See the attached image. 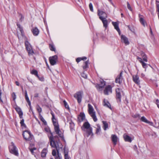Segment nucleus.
<instances>
[{
	"label": "nucleus",
	"mask_w": 159,
	"mask_h": 159,
	"mask_svg": "<svg viewBox=\"0 0 159 159\" xmlns=\"http://www.w3.org/2000/svg\"><path fill=\"white\" fill-rule=\"evenodd\" d=\"M50 132L51 135L49 137L50 145L52 147L56 148L57 155L59 159H62V157H60L59 153V150L60 148H62V145L59 142L58 137L57 135L53 136L52 133L50 131Z\"/></svg>",
	"instance_id": "1"
},
{
	"label": "nucleus",
	"mask_w": 159,
	"mask_h": 159,
	"mask_svg": "<svg viewBox=\"0 0 159 159\" xmlns=\"http://www.w3.org/2000/svg\"><path fill=\"white\" fill-rule=\"evenodd\" d=\"M81 128L82 130L86 132V134H85V136L88 137L90 135H93L92 128L90 127V125L88 122H84Z\"/></svg>",
	"instance_id": "2"
},
{
	"label": "nucleus",
	"mask_w": 159,
	"mask_h": 159,
	"mask_svg": "<svg viewBox=\"0 0 159 159\" xmlns=\"http://www.w3.org/2000/svg\"><path fill=\"white\" fill-rule=\"evenodd\" d=\"M51 114L52 116V119L54 126L55 131L56 134H58L60 137L62 139H64L63 134L62 133L59 129L58 123L54 120V119L55 120L54 115L53 113L52 112L51 113Z\"/></svg>",
	"instance_id": "3"
},
{
	"label": "nucleus",
	"mask_w": 159,
	"mask_h": 159,
	"mask_svg": "<svg viewBox=\"0 0 159 159\" xmlns=\"http://www.w3.org/2000/svg\"><path fill=\"white\" fill-rule=\"evenodd\" d=\"M88 112L89 114L93 119L94 122L97 121L98 119L96 115V113L94 111V109L92 105L89 104H88Z\"/></svg>",
	"instance_id": "4"
},
{
	"label": "nucleus",
	"mask_w": 159,
	"mask_h": 159,
	"mask_svg": "<svg viewBox=\"0 0 159 159\" xmlns=\"http://www.w3.org/2000/svg\"><path fill=\"white\" fill-rule=\"evenodd\" d=\"M25 46L27 51L28 52V55L30 56H33L34 54V52L29 43L27 41L25 42Z\"/></svg>",
	"instance_id": "5"
},
{
	"label": "nucleus",
	"mask_w": 159,
	"mask_h": 159,
	"mask_svg": "<svg viewBox=\"0 0 159 159\" xmlns=\"http://www.w3.org/2000/svg\"><path fill=\"white\" fill-rule=\"evenodd\" d=\"M9 150L10 152L16 156H18L19 153L16 147L14 145V143H11V145L9 147Z\"/></svg>",
	"instance_id": "6"
},
{
	"label": "nucleus",
	"mask_w": 159,
	"mask_h": 159,
	"mask_svg": "<svg viewBox=\"0 0 159 159\" xmlns=\"http://www.w3.org/2000/svg\"><path fill=\"white\" fill-rule=\"evenodd\" d=\"M23 135L24 139L27 141L31 140L33 137L30 132L27 130H25L23 132Z\"/></svg>",
	"instance_id": "7"
},
{
	"label": "nucleus",
	"mask_w": 159,
	"mask_h": 159,
	"mask_svg": "<svg viewBox=\"0 0 159 159\" xmlns=\"http://www.w3.org/2000/svg\"><path fill=\"white\" fill-rule=\"evenodd\" d=\"M116 98L120 102L121 101V98L122 96H124V93L122 89L117 88L116 89Z\"/></svg>",
	"instance_id": "8"
},
{
	"label": "nucleus",
	"mask_w": 159,
	"mask_h": 159,
	"mask_svg": "<svg viewBox=\"0 0 159 159\" xmlns=\"http://www.w3.org/2000/svg\"><path fill=\"white\" fill-rule=\"evenodd\" d=\"M82 94L83 92L79 91L77 92L74 96V98L77 99L78 102L79 103H80L81 102Z\"/></svg>",
	"instance_id": "9"
},
{
	"label": "nucleus",
	"mask_w": 159,
	"mask_h": 159,
	"mask_svg": "<svg viewBox=\"0 0 159 159\" xmlns=\"http://www.w3.org/2000/svg\"><path fill=\"white\" fill-rule=\"evenodd\" d=\"M57 59V55H54L49 58V60L51 64L52 65H54L56 63V60Z\"/></svg>",
	"instance_id": "10"
},
{
	"label": "nucleus",
	"mask_w": 159,
	"mask_h": 159,
	"mask_svg": "<svg viewBox=\"0 0 159 159\" xmlns=\"http://www.w3.org/2000/svg\"><path fill=\"white\" fill-rule=\"evenodd\" d=\"M98 15L99 16L100 19H106L107 17V16L106 13L104 12L98 10Z\"/></svg>",
	"instance_id": "11"
},
{
	"label": "nucleus",
	"mask_w": 159,
	"mask_h": 159,
	"mask_svg": "<svg viewBox=\"0 0 159 159\" xmlns=\"http://www.w3.org/2000/svg\"><path fill=\"white\" fill-rule=\"evenodd\" d=\"M112 93V87L110 85L107 86L104 90V93L105 95H108L110 93Z\"/></svg>",
	"instance_id": "12"
},
{
	"label": "nucleus",
	"mask_w": 159,
	"mask_h": 159,
	"mask_svg": "<svg viewBox=\"0 0 159 159\" xmlns=\"http://www.w3.org/2000/svg\"><path fill=\"white\" fill-rule=\"evenodd\" d=\"M122 71L121 72L120 74L117 76L116 79V82L120 84L122 82L123 77Z\"/></svg>",
	"instance_id": "13"
},
{
	"label": "nucleus",
	"mask_w": 159,
	"mask_h": 159,
	"mask_svg": "<svg viewBox=\"0 0 159 159\" xmlns=\"http://www.w3.org/2000/svg\"><path fill=\"white\" fill-rule=\"evenodd\" d=\"M15 108L16 112L18 113L20 118L21 119L23 117V113L21 108L17 106H16Z\"/></svg>",
	"instance_id": "14"
},
{
	"label": "nucleus",
	"mask_w": 159,
	"mask_h": 159,
	"mask_svg": "<svg viewBox=\"0 0 159 159\" xmlns=\"http://www.w3.org/2000/svg\"><path fill=\"white\" fill-rule=\"evenodd\" d=\"M121 41L125 43L126 45L129 44V42L128 38L124 35H121Z\"/></svg>",
	"instance_id": "15"
},
{
	"label": "nucleus",
	"mask_w": 159,
	"mask_h": 159,
	"mask_svg": "<svg viewBox=\"0 0 159 159\" xmlns=\"http://www.w3.org/2000/svg\"><path fill=\"white\" fill-rule=\"evenodd\" d=\"M133 80L136 84L139 85L140 84V80L139 77L137 75H133L132 76Z\"/></svg>",
	"instance_id": "16"
},
{
	"label": "nucleus",
	"mask_w": 159,
	"mask_h": 159,
	"mask_svg": "<svg viewBox=\"0 0 159 159\" xmlns=\"http://www.w3.org/2000/svg\"><path fill=\"white\" fill-rule=\"evenodd\" d=\"M85 119V115L84 113L81 112L78 117V121L80 122L83 121Z\"/></svg>",
	"instance_id": "17"
},
{
	"label": "nucleus",
	"mask_w": 159,
	"mask_h": 159,
	"mask_svg": "<svg viewBox=\"0 0 159 159\" xmlns=\"http://www.w3.org/2000/svg\"><path fill=\"white\" fill-rule=\"evenodd\" d=\"M101 84L100 85H98L96 86L97 89H98L100 90H101L102 89L104 88L106 84V82L103 81L102 80L100 82Z\"/></svg>",
	"instance_id": "18"
},
{
	"label": "nucleus",
	"mask_w": 159,
	"mask_h": 159,
	"mask_svg": "<svg viewBox=\"0 0 159 159\" xmlns=\"http://www.w3.org/2000/svg\"><path fill=\"white\" fill-rule=\"evenodd\" d=\"M123 138L124 140L125 141L129 142H131L132 141L131 138L126 134H124Z\"/></svg>",
	"instance_id": "19"
},
{
	"label": "nucleus",
	"mask_w": 159,
	"mask_h": 159,
	"mask_svg": "<svg viewBox=\"0 0 159 159\" xmlns=\"http://www.w3.org/2000/svg\"><path fill=\"white\" fill-rule=\"evenodd\" d=\"M111 137L113 143L114 145H116L118 140V138L117 136L115 135H112Z\"/></svg>",
	"instance_id": "20"
},
{
	"label": "nucleus",
	"mask_w": 159,
	"mask_h": 159,
	"mask_svg": "<svg viewBox=\"0 0 159 159\" xmlns=\"http://www.w3.org/2000/svg\"><path fill=\"white\" fill-rule=\"evenodd\" d=\"M140 120L150 125H152L153 124V123L152 122L148 120L144 116L141 117Z\"/></svg>",
	"instance_id": "21"
},
{
	"label": "nucleus",
	"mask_w": 159,
	"mask_h": 159,
	"mask_svg": "<svg viewBox=\"0 0 159 159\" xmlns=\"http://www.w3.org/2000/svg\"><path fill=\"white\" fill-rule=\"evenodd\" d=\"M112 25L114 26L115 29L118 32L119 34H120V30L118 27V25L116 22H112Z\"/></svg>",
	"instance_id": "22"
},
{
	"label": "nucleus",
	"mask_w": 159,
	"mask_h": 159,
	"mask_svg": "<svg viewBox=\"0 0 159 159\" xmlns=\"http://www.w3.org/2000/svg\"><path fill=\"white\" fill-rule=\"evenodd\" d=\"M32 32L34 35L37 36L38 35L39 33V31L37 27L33 28L32 30Z\"/></svg>",
	"instance_id": "23"
},
{
	"label": "nucleus",
	"mask_w": 159,
	"mask_h": 159,
	"mask_svg": "<svg viewBox=\"0 0 159 159\" xmlns=\"http://www.w3.org/2000/svg\"><path fill=\"white\" fill-rule=\"evenodd\" d=\"M143 16L142 15H140V14L139 15V21L141 24L144 26H145V23L146 22L144 20L143 18L142 17Z\"/></svg>",
	"instance_id": "24"
},
{
	"label": "nucleus",
	"mask_w": 159,
	"mask_h": 159,
	"mask_svg": "<svg viewBox=\"0 0 159 159\" xmlns=\"http://www.w3.org/2000/svg\"><path fill=\"white\" fill-rule=\"evenodd\" d=\"M17 25L19 29V30L21 32V35L23 37L25 36L24 34V31L22 27L20 26V25L19 24H17Z\"/></svg>",
	"instance_id": "25"
},
{
	"label": "nucleus",
	"mask_w": 159,
	"mask_h": 159,
	"mask_svg": "<svg viewBox=\"0 0 159 159\" xmlns=\"http://www.w3.org/2000/svg\"><path fill=\"white\" fill-rule=\"evenodd\" d=\"M25 100H26V102H27L28 103V105H30V103L31 102H30V101L29 100V98L28 96L27 91L26 90H25Z\"/></svg>",
	"instance_id": "26"
},
{
	"label": "nucleus",
	"mask_w": 159,
	"mask_h": 159,
	"mask_svg": "<svg viewBox=\"0 0 159 159\" xmlns=\"http://www.w3.org/2000/svg\"><path fill=\"white\" fill-rule=\"evenodd\" d=\"M47 152V149L44 148L41 152V157H45Z\"/></svg>",
	"instance_id": "27"
},
{
	"label": "nucleus",
	"mask_w": 159,
	"mask_h": 159,
	"mask_svg": "<svg viewBox=\"0 0 159 159\" xmlns=\"http://www.w3.org/2000/svg\"><path fill=\"white\" fill-rule=\"evenodd\" d=\"M101 20L103 23L104 27L106 28L107 26L108 21L106 19H101Z\"/></svg>",
	"instance_id": "28"
},
{
	"label": "nucleus",
	"mask_w": 159,
	"mask_h": 159,
	"mask_svg": "<svg viewBox=\"0 0 159 159\" xmlns=\"http://www.w3.org/2000/svg\"><path fill=\"white\" fill-rule=\"evenodd\" d=\"M103 124V128L104 130H106L107 129L108 127V124L107 123L106 121H102V122Z\"/></svg>",
	"instance_id": "29"
},
{
	"label": "nucleus",
	"mask_w": 159,
	"mask_h": 159,
	"mask_svg": "<svg viewBox=\"0 0 159 159\" xmlns=\"http://www.w3.org/2000/svg\"><path fill=\"white\" fill-rule=\"evenodd\" d=\"M104 106H106L110 109H111V105L108 102H106L105 100H104Z\"/></svg>",
	"instance_id": "30"
},
{
	"label": "nucleus",
	"mask_w": 159,
	"mask_h": 159,
	"mask_svg": "<svg viewBox=\"0 0 159 159\" xmlns=\"http://www.w3.org/2000/svg\"><path fill=\"white\" fill-rule=\"evenodd\" d=\"M31 73L35 75L37 77H39L38 71L35 70H33L31 72Z\"/></svg>",
	"instance_id": "31"
},
{
	"label": "nucleus",
	"mask_w": 159,
	"mask_h": 159,
	"mask_svg": "<svg viewBox=\"0 0 159 159\" xmlns=\"http://www.w3.org/2000/svg\"><path fill=\"white\" fill-rule=\"evenodd\" d=\"M141 55L143 57V60L146 62H147V60L146 56L145 54L143 52H142L141 53Z\"/></svg>",
	"instance_id": "32"
},
{
	"label": "nucleus",
	"mask_w": 159,
	"mask_h": 159,
	"mask_svg": "<svg viewBox=\"0 0 159 159\" xmlns=\"http://www.w3.org/2000/svg\"><path fill=\"white\" fill-rule=\"evenodd\" d=\"M64 157L65 159H70V158L69 157L68 152H66L65 150L64 149Z\"/></svg>",
	"instance_id": "33"
},
{
	"label": "nucleus",
	"mask_w": 159,
	"mask_h": 159,
	"mask_svg": "<svg viewBox=\"0 0 159 159\" xmlns=\"http://www.w3.org/2000/svg\"><path fill=\"white\" fill-rule=\"evenodd\" d=\"M85 65L83 66L84 69H85L88 67L89 61H87L84 62Z\"/></svg>",
	"instance_id": "34"
},
{
	"label": "nucleus",
	"mask_w": 159,
	"mask_h": 159,
	"mask_svg": "<svg viewBox=\"0 0 159 159\" xmlns=\"http://www.w3.org/2000/svg\"><path fill=\"white\" fill-rule=\"evenodd\" d=\"M101 131V127L99 125H97V127L96 129V133L98 134Z\"/></svg>",
	"instance_id": "35"
},
{
	"label": "nucleus",
	"mask_w": 159,
	"mask_h": 159,
	"mask_svg": "<svg viewBox=\"0 0 159 159\" xmlns=\"http://www.w3.org/2000/svg\"><path fill=\"white\" fill-rule=\"evenodd\" d=\"M49 48L50 50L51 51H55V48L54 47V46L52 44H49Z\"/></svg>",
	"instance_id": "36"
},
{
	"label": "nucleus",
	"mask_w": 159,
	"mask_h": 159,
	"mask_svg": "<svg viewBox=\"0 0 159 159\" xmlns=\"http://www.w3.org/2000/svg\"><path fill=\"white\" fill-rule=\"evenodd\" d=\"M140 62L142 64V65L143 68H146L147 67V64L143 62L142 61H140Z\"/></svg>",
	"instance_id": "37"
},
{
	"label": "nucleus",
	"mask_w": 159,
	"mask_h": 159,
	"mask_svg": "<svg viewBox=\"0 0 159 159\" xmlns=\"http://www.w3.org/2000/svg\"><path fill=\"white\" fill-rule=\"evenodd\" d=\"M24 119H22L21 120L20 122V124H21V125L22 126H25V124H24Z\"/></svg>",
	"instance_id": "38"
},
{
	"label": "nucleus",
	"mask_w": 159,
	"mask_h": 159,
	"mask_svg": "<svg viewBox=\"0 0 159 159\" xmlns=\"http://www.w3.org/2000/svg\"><path fill=\"white\" fill-rule=\"evenodd\" d=\"M89 7L90 11L92 12H93V5L92 3H89Z\"/></svg>",
	"instance_id": "39"
},
{
	"label": "nucleus",
	"mask_w": 159,
	"mask_h": 159,
	"mask_svg": "<svg viewBox=\"0 0 159 159\" xmlns=\"http://www.w3.org/2000/svg\"><path fill=\"white\" fill-rule=\"evenodd\" d=\"M37 111L39 113H40L42 111V109L41 108L39 107V106L38 105L37 107Z\"/></svg>",
	"instance_id": "40"
},
{
	"label": "nucleus",
	"mask_w": 159,
	"mask_h": 159,
	"mask_svg": "<svg viewBox=\"0 0 159 159\" xmlns=\"http://www.w3.org/2000/svg\"><path fill=\"white\" fill-rule=\"evenodd\" d=\"M132 116L133 118H139L140 117V115L139 114H135L133 115Z\"/></svg>",
	"instance_id": "41"
},
{
	"label": "nucleus",
	"mask_w": 159,
	"mask_h": 159,
	"mask_svg": "<svg viewBox=\"0 0 159 159\" xmlns=\"http://www.w3.org/2000/svg\"><path fill=\"white\" fill-rule=\"evenodd\" d=\"M81 76L84 78L86 79L87 78V75L86 74L84 73V72H83L81 74Z\"/></svg>",
	"instance_id": "42"
},
{
	"label": "nucleus",
	"mask_w": 159,
	"mask_h": 159,
	"mask_svg": "<svg viewBox=\"0 0 159 159\" xmlns=\"http://www.w3.org/2000/svg\"><path fill=\"white\" fill-rule=\"evenodd\" d=\"M127 7L128 8L130 11H132V8L128 2H127Z\"/></svg>",
	"instance_id": "43"
},
{
	"label": "nucleus",
	"mask_w": 159,
	"mask_h": 159,
	"mask_svg": "<svg viewBox=\"0 0 159 159\" xmlns=\"http://www.w3.org/2000/svg\"><path fill=\"white\" fill-rule=\"evenodd\" d=\"M70 128L71 129H73L74 126V123L73 122H71L70 123Z\"/></svg>",
	"instance_id": "44"
},
{
	"label": "nucleus",
	"mask_w": 159,
	"mask_h": 159,
	"mask_svg": "<svg viewBox=\"0 0 159 159\" xmlns=\"http://www.w3.org/2000/svg\"><path fill=\"white\" fill-rule=\"evenodd\" d=\"M12 97L13 98V100L14 101H15L16 99V95L15 94V93H13L12 94Z\"/></svg>",
	"instance_id": "45"
},
{
	"label": "nucleus",
	"mask_w": 159,
	"mask_h": 159,
	"mask_svg": "<svg viewBox=\"0 0 159 159\" xmlns=\"http://www.w3.org/2000/svg\"><path fill=\"white\" fill-rule=\"evenodd\" d=\"M156 6L157 7V11L158 12L157 15L159 18V5L158 3H157Z\"/></svg>",
	"instance_id": "46"
},
{
	"label": "nucleus",
	"mask_w": 159,
	"mask_h": 159,
	"mask_svg": "<svg viewBox=\"0 0 159 159\" xmlns=\"http://www.w3.org/2000/svg\"><path fill=\"white\" fill-rule=\"evenodd\" d=\"M63 103L65 107L66 108H68V105H67V102L65 100L63 101Z\"/></svg>",
	"instance_id": "47"
},
{
	"label": "nucleus",
	"mask_w": 159,
	"mask_h": 159,
	"mask_svg": "<svg viewBox=\"0 0 159 159\" xmlns=\"http://www.w3.org/2000/svg\"><path fill=\"white\" fill-rule=\"evenodd\" d=\"M52 154L54 156L56 155V152L55 149H53L52 151Z\"/></svg>",
	"instance_id": "48"
},
{
	"label": "nucleus",
	"mask_w": 159,
	"mask_h": 159,
	"mask_svg": "<svg viewBox=\"0 0 159 159\" xmlns=\"http://www.w3.org/2000/svg\"><path fill=\"white\" fill-rule=\"evenodd\" d=\"M38 78H39V80H40V81H43L44 78L43 77H40L39 76V77H38Z\"/></svg>",
	"instance_id": "49"
},
{
	"label": "nucleus",
	"mask_w": 159,
	"mask_h": 159,
	"mask_svg": "<svg viewBox=\"0 0 159 159\" xmlns=\"http://www.w3.org/2000/svg\"><path fill=\"white\" fill-rule=\"evenodd\" d=\"M81 60V58H78L76 59V61L78 63Z\"/></svg>",
	"instance_id": "50"
},
{
	"label": "nucleus",
	"mask_w": 159,
	"mask_h": 159,
	"mask_svg": "<svg viewBox=\"0 0 159 159\" xmlns=\"http://www.w3.org/2000/svg\"><path fill=\"white\" fill-rule=\"evenodd\" d=\"M39 94L38 93H36L34 94V96L35 98H37L39 97Z\"/></svg>",
	"instance_id": "51"
},
{
	"label": "nucleus",
	"mask_w": 159,
	"mask_h": 159,
	"mask_svg": "<svg viewBox=\"0 0 159 159\" xmlns=\"http://www.w3.org/2000/svg\"><path fill=\"white\" fill-rule=\"evenodd\" d=\"M156 104H157V106L158 107V108H159V104H158V99H157L156 100Z\"/></svg>",
	"instance_id": "52"
},
{
	"label": "nucleus",
	"mask_w": 159,
	"mask_h": 159,
	"mask_svg": "<svg viewBox=\"0 0 159 159\" xmlns=\"http://www.w3.org/2000/svg\"><path fill=\"white\" fill-rule=\"evenodd\" d=\"M81 60H85L87 59V58L85 57H84L82 58H81Z\"/></svg>",
	"instance_id": "53"
},
{
	"label": "nucleus",
	"mask_w": 159,
	"mask_h": 159,
	"mask_svg": "<svg viewBox=\"0 0 159 159\" xmlns=\"http://www.w3.org/2000/svg\"><path fill=\"white\" fill-rule=\"evenodd\" d=\"M2 93L1 90L0 89V100L1 101H2V99L1 98Z\"/></svg>",
	"instance_id": "54"
},
{
	"label": "nucleus",
	"mask_w": 159,
	"mask_h": 159,
	"mask_svg": "<svg viewBox=\"0 0 159 159\" xmlns=\"http://www.w3.org/2000/svg\"><path fill=\"white\" fill-rule=\"evenodd\" d=\"M41 120L43 122H44V121H45V122H46L45 121L44 119L42 117H41Z\"/></svg>",
	"instance_id": "55"
},
{
	"label": "nucleus",
	"mask_w": 159,
	"mask_h": 159,
	"mask_svg": "<svg viewBox=\"0 0 159 159\" xmlns=\"http://www.w3.org/2000/svg\"><path fill=\"white\" fill-rule=\"evenodd\" d=\"M150 32L151 34L152 35V29L150 27Z\"/></svg>",
	"instance_id": "56"
},
{
	"label": "nucleus",
	"mask_w": 159,
	"mask_h": 159,
	"mask_svg": "<svg viewBox=\"0 0 159 159\" xmlns=\"http://www.w3.org/2000/svg\"><path fill=\"white\" fill-rule=\"evenodd\" d=\"M17 86L19 85V83L18 82L16 81L15 82Z\"/></svg>",
	"instance_id": "57"
},
{
	"label": "nucleus",
	"mask_w": 159,
	"mask_h": 159,
	"mask_svg": "<svg viewBox=\"0 0 159 159\" xmlns=\"http://www.w3.org/2000/svg\"><path fill=\"white\" fill-rule=\"evenodd\" d=\"M29 106H30V110L32 111V109L31 106V103H30V105H29Z\"/></svg>",
	"instance_id": "58"
},
{
	"label": "nucleus",
	"mask_w": 159,
	"mask_h": 159,
	"mask_svg": "<svg viewBox=\"0 0 159 159\" xmlns=\"http://www.w3.org/2000/svg\"><path fill=\"white\" fill-rule=\"evenodd\" d=\"M30 151L32 153V154H33V153H34V150H33V149H30Z\"/></svg>",
	"instance_id": "59"
},
{
	"label": "nucleus",
	"mask_w": 159,
	"mask_h": 159,
	"mask_svg": "<svg viewBox=\"0 0 159 159\" xmlns=\"http://www.w3.org/2000/svg\"><path fill=\"white\" fill-rule=\"evenodd\" d=\"M137 59H139L140 61L141 60L142 61V60L141 58H140V57H137Z\"/></svg>",
	"instance_id": "60"
},
{
	"label": "nucleus",
	"mask_w": 159,
	"mask_h": 159,
	"mask_svg": "<svg viewBox=\"0 0 159 159\" xmlns=\"http://www.w3.org/2000/svg\"><path fill=\"white\" fill-rule=\"evenodd\" d=\"M134 149L135 150H136V149H137V147L136 146V145L134 146Z\"/></svg>",
	"instance_id": "61"
},
{
	"label": "nucleus",
	"mask_w": 159,
	"mask_h": 159,
	"mask_svg": "<svg viewBox=\"0 0 159 159\" xmlns=\"http://www.w3.org/2000/svg\"><path fill=\"white\" fill-rule=\"evenodd\" d=\"M144 76H145L143 74V73L141 74V76L142 77H143Z\"/></svg>",
	"instance_id": "62"
},
{
	"label": "nucleus",
	"mask_w": 159,
	"mask_h": 159,
	"mask_svg": "<svg viewBox=\"0 0 159 159\" xmlns=\"http://www.w3.org/2000/svg\"><path fill=\"white\" fill-rule=\"evenodd\" d=\"M55 159H59V157H58V156H57L56 157H55Z\"/></svg>",
	"instance_id": "63"
},
{
	"label": "nucleus",
	"mask_w": 159,
	"mask_h": 159,
	"mask_svg": "<svg viewBox=\"0 0 159 159\" xmlns=\"http://www.w3.org/2000/svg\"><path fill=\"white\" fill-rule=\"evenodd\" d=\"M121 15L122 17H123V13H121Z\"/></svg>",
	"instance_id": "64"
}]
</instances>
